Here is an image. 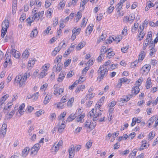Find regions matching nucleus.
Returning <instances> with one entry per match:
<instances>
[{"instance_id": "nucleus-6", "label": "nucleus", "mask_w": 158, "mask_h": 158, "mask_svg": "<svg viewBox=\"0 0 158 158\" xmlns=\"http://www.w3.org/2000/svg\"><path fill=\"white\" fill-rule=\"evenodd\" d=\"M151 69V66L149 64L145 65L140 69V72L143 74L145 73H148Z\"/></svg>"}, {"instance_id": "nucleus-13", "label": "nucleus", "mask_w": 158, "mask_h": 158, "mask_svg": "<svg viewBox=\"0 0 158 158\" xmlns=\"http://www.w3.org/2000/svg\"><path fill=\"white\" fill-rule=\"evenodd\" d=\"M16 108L17 107H15V110H12L9 114H6V119H10L12 117V116L14 114L15 110Z\"/></svg>"}, {"instance_id": "nucleus-44", "label": "nucleus", "mask_w": 158, "mask_h": 158, "mask_svg": "<svg viewBox=\"0 0 158 158\" xmlns=\"http://www.w3.org/2000/svg\"><path fill=\"white\" fill-rule=\"evenodd\" d=\"M12 102H8L7 104L5 106L4 109V110H8V109L10 108V107L12 105Z\"/></svg>"}, {"instance_id": "nucleus-9", "label": "nucleus", "mask_w": 158, "mask_h": 158, "mask_svg": "<svg viewBox=\"0 0 158 158\" xmlns=\"http://www.w3.org/2000/svg\"><path fill=\"white\" fill-rule=\"evenodd\" d=\"M7 127V126L6 122L4 123L1 128V134L3 135H4L6 134Z\"/></svg>"}, {"instance_id": "nucleus-18", "label": "nucleus", "mask_w": 158, "mask_h": 158, "mask_svg": "<svg viewBox=\"0 0 158 158\" xmlns=\"http://www.w3.org/2000/svg\"><path fill=\"white\" fill-rule=\"evenodd\" d=\"M123 3L122 2V0H120L119 3L117 5L116 10V11L120 10L122 8L123 5Z\"/></svg>"}, {"instance_id": "nucleus-38", "label": "nucleus", "mask_w": 158, "mask_h": 158, "mask_svg": "<svg viewBox=\"0 0 158 158\" xmlns=\"http://www.w3.org/2000/svg\"><path fill=\"white\" fill-rule=\"evenodd\" d=\"M150 46L151 47V51L150 52V55L151 56H152L153 55V54L154 52H155V51L154 49H152V48L155 47V44H153V41H152V44Z\"/></svg>"}, {"instance_id": "nucleus-53", "label": "nucleus", "mask_w": 158, "mask_h": 158, "mask_svg": "<svg viewBox=\"0 0 158 158\" xmlns=\"http://www.w3.org/2000/svg\"><path fill=\"white\" fill-rule=\"evenodd\" d=\"M94 109H93L92 110L89 112L88 115V117L89 116L90 117H91L93 116H94Z\"/></svg>"}, {"instance_id": "nucleus-7", "label": "nucleus", "mask_w": 158, "mask_h": 158, "mask_svg": "<svg viewBox=\"0 0 158 158\" xmlns=\"http://www.w3.org/2000/svg\"><path fill=\"white\" fill-rule=\"evenodd\" d=\"M140 89L139 88L138 86H135L132 87L131 90V94L134 95V96L137 95L139 92Z\"/></svg>"}, {"instance_id": "nucleus-20", "label": "nucleus", "mask_w": 158, "mask_h": 158, "mask_svg": "<svg viewBox=\"0 0 158 158\" xmlns=\"http://www.w3.org/2000/svg\"><path fill=\"white\" fill-rule=\"evenodd\" d=\"M65 76V74H64L62 73H60L59 75V77L57 79V81L59 82H62L63 81Z\"/></svg>"}, {"instance_id": "nucleus-30", "label": "nucleus", "mask_w": 158, "mask_h": 158, "mask_svg": "<svg viewBox=\"0 0 158 158\" xmlns=\"http://www.w3.org/2000/svg\"><path fill=\"white\" fill-rule=\"evenodd\" d=\"M95 94L92 93L91 94H88L86 95L85 97V98L86 100H90L94 97L95 96Z\"/></svg>"}, {"instance_id": "nucleus-60", "label": "nucleus", "mask_w": 158, "mask_h": 158, "mask_svg": "<svg viewBox=\"0 0 158 158\" xmlns=\"http://www.w3.org/2000/svg\"><path fill=\"white\" fill-rule=\"evenodd\" d=\"M143 80L141 79H139L137 81H136L135 83L136 86H139L141 85V82Z\"/></svg>"}, {"instance_id": "nucleus-14", "label": "nucleus", "mask_w": 158, "mask_h": 158, "mask_svg": "<svg viewBox=\"0 0 158 158\" xmlns=\"http://www.w3.org/2000/svg\"><path fill=\"white\" fill-rule=\"evenodd\" d=\"M5 57L6 58L5 60V61L7 60V62H9V65L10 66L12 64L10 60L11 55L8 53L7 52L5 55Z\"/></svg>"}, {"instance_id": "nucleus-47", "label": "nucleus", "mask_w": 158, "mask_h": 158, "mask_svg": "<svg viewBox=\"0 0 158 158\" xmlns=\"http://www.w3.org/2000/svg\"><path fill=\"white\" fill-rule=\"evenodd\" d=\"M85 44L84 43L81 42L78 45L77 47V48L78 50H80L81 48H83L84 45Z\"/></svg>"}, {"instance_id": "nucleus-22", "label": "nucleus", "mask_w": 158, "mask_h": 158, "mask_svg": "<svg viewBox=\"0 0 158 158\" xmlns=\"http://www.w3.org/2000/svg\"><path fill=\"white\" fill-rule=\"evenodd\" d=\"M47 69H44L42 70V72L40 73L39 78H43L44 76H45L47 74Z\"/></svg>"}, {"instance_id": "nucleus-15", "label": "nucleus", "mask_w": 158, "mask_h": 158, "mask_svg": "<svg viewBox=\"0 0 158 158\" xmlns=\"http://www.w3.org/2000/svg\"><path fill=\"white\" fill-rule=\"evenodd\" d=\"M52 95L47 94L44 98V104H46L49 102L51 98Z\"/></svg>"}, {"instance_id": "nucleus-25", "label": "nucleus", "mask_w": 158, "mask_h": 158, "mask_svg": "<svg viewBox=\"0 0 158 158\" xmlns=\"http://www.w3.org/2000/svg\"><path fill=\"white\" fill-rule=\"evenodd\" d=\"M146 39L149 40L150 43L152 44V32L151 31L149 32H148Z\"/></svg>"}, {"instance_id": "nucleus-48", "label": "nucleus", "mask_w": 158, "mask_h": 158, "mask_svg": "<svg viewBox=\"0 0 158 158\" xmlns=\"http://www.w3.org/2000/svg\"><path fill=\"white\" fill-rule=\"evenodd\" d=\"M139 24L138 23H135L134 24L133 27L131 29L132 32L135 31L136 30L138 27Z\"/></svg>"}, {"instance_id": "nucleus-57", "label": "nucleus", "mask_w": 158, "mask_h": 158, "mask_svg": "<svg viewBox=\"0 0 158 158\" xmlns=\"http://www.w3.org/2000/svg\"><path fill=\"white\" fill-rule=\"evenodd\" d=\"M16 9L17 8L16 4H14V5H13L12 7V13L13 14L15 13Z\"/></svg>"}, {"instance_id": "nucleus-56", "label": "nucleus", "mask_w": 158, "mask_h": 158, "mask_svg": "<svg viewBox=\"0 0 158 158\" xmlns=\"http://www.w3.org/2000/svg\"><path fill=\"white\" fill-rule=\"evenodd\" d=\"M58 19L57 18H55L53 21V23L52 24L53 26L54 27H56L58 23Z\"/></svg>"}, {"instance_id": "nucleus-55", "label": "nucleus", "mask_w": 158, "mask_h": 158, "mask_svg": "<svg viewBox=\"0 0 158 158\" xmlns=\"http://www.w3.org/2000/svg\"><path fill=\"white\" fill-rule=\"evenodd\" d=\"M64 106V103L60 102L58 103L57 107V108H60L61 109H62L63 108Z\"/></svg>"}, {"instance_id": "nucleus-52", "label": "nucleus", "mask_w": 158, "mask_h": 158, "mask_svg": "<svg viewBox=\"0 0 158 158\" xmlns=\"http://www.w3.org/2000/svg\"><path fill=\"white\" fill-rule=\"evenodd\" d=\"M39 94V92H37L32 95V99L34 100H36L38 98Z\"/></svg>"}, {"instance_id": "nucleus-45", "label": "nucleus", "mask_w": 158, "mask_h": 158, "mask_svg": "<svg viewBox=\"0 0 158 158\" xmlns=\"http://www.w3.org/2000/svg\"><path fill=\"white\" fill-rule=\"evenodd\" d=\"M35 63V60L33 59H31V60H29V61H28V66H29V67H31L34 65Z\"/></svg>"}, {"instance_id": "nucleus-59", "label": "nucleus", "mask_w": 158, "mask_h": 158, "mask_svg": "<svg viewBox=\"0 0 158 158\" xmlns=\"http://www.w3.org/2000/svg\"><path fill=\"white\" fill-rule=\"evenodd\" d=\"M76 16L77 17L76 19L77 20V22L81 18L82 16L80 12H78Z\"/></svg>"}, {"instance_id": "nucleus-3", "label": "nucleus", "mask_w": 158, "mask_h": 158, "mask_svg": "<svg viewBox=\"0 0 158 158\" xmlns=\"http://www.w3.org/2000/svg\"><path fill=\"white\" fill-rule=\"evenodd\" d=\"M9 22L6 19H5L2 24V29L1 30V37L3 38L6 34L7 28L9 27Z\"/></svg>"}, {"instance_id": "nucleus-10", "label": "nucleus", "mask_w": 158, "mask_h": 158, "mask_svg": "<svg viewBox=\"0 0 158 158\" xmlns=\"http://www.w3.org/2000/svg\"><path fill=\"white\" fill-rule=\"evenodd\" d=\"M10 53L13 56L16 58H19L20 56L19 52L18 51H17L15 49H12Z\"/></svg>"}, {"instance_id": "nucleus-61", "label": "nucleus", "mask_w": 158, "mask_h": 158, "mask_svg": "<svg viewBox=\"0 0 158 158\" xmlns=\"http://www.w3.org/2000/svg\"><path fill=\"white\" fill-rule=\"evenodd\" d=\"M128 49V48L127 47H123L121 48V50L123 52L126 53L127 52Z\"/></svg>"}, {"instance_id": "nucleus-28", "label": "nucleus", "mask_w": 158, "mask_h": 158, "mask_svg": "<svg viewBox=\"0 0 158 158\" xmlns=\"http://www.w3.org/2000/svg\"><path fill=\"white\" fill-rule=\"evenodd\" d=\"M65 125L64 123H62L61 125L59 127L58 131L59 133H61L65 128Z\"/></svg>"}, {"instance_id": "nucleus-49", "label": "nucleus", "mask_w": 158, "mask_h": 158, "mask_svg": "<svg viewBox=\"0 0 158 158\" xmlns=\"http://www.w3.org/2000/svg\"><path fill=\"white\" fill-rule=\"evenodd\" d=\"M145 35V34L144 33V32H142L141 31L139 35H138V37H141V38H139V41H140L143 38Z\"/></svg>"}, {"instance_id": "nucleus-19", "label": "nucleus", "mask_w": 158, "mask_h": 158, "mask_svg": "<svg viewBox=\"0 0 158 158\" xmlns=\"http://www.w3.org/2000/svg\"><path fill=\"white\" fill-rule=\"evenodd\" d=\"M151 79L149 78H148L147 80L146 81V88L147 89H148L150 88L151 87H152V83L151 82Z\"/></svg>"}, {"instance_id": "nucleus-23", "label": "nucleus", "mask_w": 158, "mask_h": 158, "mask_svg": "<svg viewBox=\"0 0 158 158\" xmlns=\"http://www.w3.org/2000/svg\"><path fill=\"white\" fill-rule=\"evenodd\" d=\"M62 58V56L61 55H58L56 58V59L54 60V62L56 63L59 65H60V64L61 61V59Z\"/></svg>"}, {"instance_id": "nucleus-1", "label": "nucleus", "mask_w": 158, "mask_h": 158, "mask_svg": "<svg viewBox=\"0 0 158 158\" xmlns=\"http://www.w3.org/2000/svg\"><path fill=\"white\" fill-rule=\"evenodd\" d=\"M26 81V77L19 75L16 76L14 81V83L16 85H19L20 87H22Z\"/></svg>"}, {"instance_id": "nucleus-58", "label": "nucleus", "mask_w": 158, "mask_h": 158, "mask_svg": "<svg viewBox=\"0 0 158 158\" xmlns=\"http://www.w3.org/2000/svg\"><path fill=\"white\" fill-rule=\"evenodd\" d=\"M111 63L110 60H108L103 65H102L101 66H102V68H107V66L110 64Z\"/></svg>"}, {"instance_id": "nucleus-5", "label": "nucleus", "mask_w": 158, "mask_h": 158, "mask_svg": "<svg viewBox=\"0 0 158 158\" xmlns=\"http://www.w3.org/2000/svg\"><path fill=\"white\" fill-rule=\"evenodd\" d=\"M40 147V146L39 143L35 144L31 149V154H34V155L36 154Z\"/></svg>"}, {"instance_id": "nucleus-4", "label": "nucleus", "mask_w": 158, "mask_h": 158, "mask_svg": "<svg viewBox=\"0 0 158 158\" xmlns=\"http://www.w3.org/2000/svg\"><path fill=\"white\" fill-rule=\"evenodd\" d=\"M135 18V16L134 14H130L129 16H124L123 19V21H125L127 23H129L131 24L134 21Z\"/></svg>"}, {"instance_id": "nucleus-39", "label": "nucleus", "mask_w": 158, "mask_h": 158, "mask_svg": "<svg viewBox=\"0 0 158 158\" xmlns=\"http://www.w3.org/2000/svg\"><path fill=\"white\" fill-rule=\"evenodd\" d=\"M56 143H55L54 144L53 146L52 147V148L53 149L54 148V150L55 152L58 151L60 147L58 145V144H57Z\"/></svg>"}, {"instance_id": "nucleus-50", "label": "nucleus", "mask_w": 158, "mask_h": 158, "mask_svg": "<svg viewBox=\"0 0 158 158\" xmlns=\"http://www.w3.org/2000/svg\"><path fill=\"white\" fill-rule=\"evenodd\" d=\"M93 27V26L92 25H91L89 27H87V29L86 31V32L87 33V31H88L89 33L90 34L92 31Z\"/></svg>"}, {"instance_id": "nucleus-40", "label": "nucleus", "mask_w": 158, "mask_h": 158, "mask_svg": "<svg viewBox=\"0 0 158 158\" xmlns=\"http://www.w3.org/2000/svg\"><path fill=\"white\" fill-rule=\"evenodd\" d=\"M51 0H47L45 2V6L46 8H48L52 4V2Z\"/></svg>"}, {"instance_id": "nucleus-32", "label": "nucleus", "mask_w": 158, "mask_h": 158, "mask_svg": "<svg viewBox=\"0 0 158 158\" xmlns=\"http://www.w3.org/2000/svg\"><path fill=\"white\" fill-rule=\"evenodd\" d=\"M33 15H34L32 17V19H34V21L37 20V21H38L40 17L39 13H37Z\"/></svg>"}, {"instance_id": "nucleus-63", "label": "nucleus", "mask_w": 158, "mask_h": 158, "mask_svg": "<svg viewBox=\"0 0 158 158\" xmlns=\"http://www.w3.org/2000/svg\"><path fill=\"white\" fill-rule=\"evenodd\" d=\"M92 143L90 141H88L86 144V147L87 148H89L92 146Z\"/></svg>"}, {"instance_id": "nucleus-62", "label": "nucleus", "mask_w": 158, "mask_h": 158, "mask_svg": "<svg viewBox=\"0 0 158 158\" xmlns=\"http://www.w3.org/2000/svg\"><path fill=\"white\" fill-rule=\"evenodd\" d=\"M127 27H125L124 29H123L122 33L124 35L127 34Z\"/></svg>"}, {"instance_id": "nucleus-64", "label": "nucleus", "mask_w": 158, "mask_h": 158, "mask_svg": "<svg viewBox=\"0 0 158 158\" xmlns=\"http://www.w3.org/2000/svg\"><path fill=\"white\" fill-rule=\"evenodd\" d=\"M114 7L112 6H110L108 8L107 11L109 13H111L114 10Z\"/></svg>"}, {"instance_id": "nucleus-26", "label": "nucleus", "mask_w": 158, "mask_h": 158, "mask_svg": "<svg viewBox=\"0 0 158 158\" xmlns=\"http://www.w3.org/2000/svg\"><path fill=\"white\" fill-rule=\"evenodd\" d=\"M9 96V95L8 94H6L2 97L1 100H0L1 105H2L5 101L7 98Z\"/></svg>"}, {"instance_id": "nucleus-35", "label": "nucleus", "mask_w": 158, "mask_h": 158, "mask_svg": "<svg viewBox=\"0 0 158 158\" xmlns=\"http://www.w3.org/2000/svg\"><path fill=\"white\" fill-rule=\"evenodd\" d=\"M74 100V98L72 97L70 98L67 102V106L71 107Z\"/></svg>"}, {"instance_id": "nucleus-17", "label": "nucleus", "mask_w": 158, "mask_h": 158, "mask_svg": "<svg viewBox=\"0 0 158 158\" xmlns=\"http://www.w3.org/2000/svg\"><path fill=\"white\" fill-rule=\"evenodd\" d=\"M76 117V115L74 114H72L70 115H69L67 118L68 121L70 122L74 120Z\"/></svg>"}, {"instance_id": "nucleus-54", "label": "nucleus", "mask_w": 158, "mask_h": 158, "mask_svg": "<svg viewBox=\"0 0 158 158\" xmlns=\"http://www.w3.org/2000/svg\"><path fill=\"white\" fill-rule=\"evenodd\" d=\"M71 60L70 59H68L64 64V66L65 67L68 66L70 63Z\"/></svg>"}, {"instance_id": "nucleus-37", "label": "nucleus", "mask_w": 158, "mask_h": 158, "mask_svg": "<svg viewBox=\"0 0 158 158\" xmlns=\"http://www.w3.org/2000/svg\"><path fill=\"white\" fill-rule=\"evenodd\" d=\"M29 52L28 50H25L22 54V56L24 58H27L29 55Z\"/></svg>"}, {"instance_id": "nucleus-24", "label": "nucleus", "mask_w": 158, "mask_h": 158, "mask_svg": "<svg viewBox=\"0 0 158 158\" xmlns=\"http://www.w3.org/2000/svg\"><path fill=\"white\" fill-rule=\"evenodd\" d=\"M64 92V89L63 88H61L59 89L58 90L57 89L55 90L54 92V94L56 95L57 94H59V95L63 93Z\"/></svg>"}, {"instance_id": "nucleus-42", "label": "nucleus", "mask_w": 158, "mask_h": 158, "mask_svg": "<svg viewBox=\"0 0 158 158\" xmlns=\"http://www.w3.org/2000/svg\"><path fill=\"white\" fill-rule=\"evenodd\" d=\"M114 55L115 53L114 52L110 51L108 52L106 57H108L109 59H110L112 56H114Z\"/></svg>"}, {"instance_id": "nucleus-8", "label": "nucleus", "mask_w": 158, "mask_h": 158, "mask_svg": "<svg viewBox=\"0 0 158 158\" xmlns=\"http://www.w3.org/2000/svg\"><path fill=\"white\" fill-rule=\"evenodd\" d=\"M146 54V50H143V48H142V50L140 52V54L139 55L138 61H140L143 60Z\"/></svg>"}, {"instance_id": "nucleus-34", "label": "nucleus", "mask_w": 158, "mask_h": 158, "mask_svg": "<svg viewBox=\"0 0 158 158\" xmlns=\"http://www.w3.org/2000/svg\"><path fill=\"white\" fill-rule=\"evenodd\" d=\"M90 124L91 122L87 120L84 124V127L91 129L92 127Z\"/></svg>"}, {"instance_id": "nucleus-31", "label": "nucleus", "mask_w": 158, "mask_h": 158, "mask_svg": "<svg viewBox=\"0 0 158 158\" xmlns=\"http://www.w3.org/2000/svg\"><path fill=\"white\" fill-rule=\"evenodd\" d=\"M38 34V31L36 29H34L33 30L31 33L30 36L31 37H35Z\"/></svg>"}, {"instance_id": "nucleus-16", "label": "nucleus", "mask_w": 158, "mask_h": 158, "mask_svg": "<svg viewBox=\"0 0 158 158\" xmlns=\"http://www.w3.org/2000/svg\"><path fill=\"white\" fill-rule=\"evenodd\" d=\"M30 149L28 147H26L22 151V155L23 156H26L28 154Z\"/></svg>"}, {"instance_id": "nucleus-29", "label": "nucleus", "mask_w": 158, "mask_h": 158, "mask_svg": "<svg viewBox=\"0 0 158 158\" xmlns=\"http://www.w3.org/2000/svg\"><path fill=\"white\" fill-rule=\"evenodd\" d=\"M81 31V29L78 28L77 29L76 28H74L72 31V33L73 34H75L76 35H78L80 33Z\"/></svg>"}, {"instance_id": "nucleus-33", "label": "nucleus", "mask_w": 158, "mask_h": 158, "mask_svg": "<svg viewBox=\"0 0 158 158\" xmlns=\"http://www.w3.org/2000/svg\"><path fill=\"white\" fill-rule=\"evenodd\" d=\"M150 41L146 39L144 42L143 43V50H146V47L148 46V44H149Z\"/></svg>"}, {"instance_id": "nucleus-36", "label": "nucleus", "mask_w": 158, "mask_h": 158, "mask_svg": "<svg viewBox=\"0 0 158 158\" xmlns=\"http://www.w3.org/2000/svg\"><path fill=\"white\" fill-rule=\"evenodd\" d=\"M112 39H113L114 41L116 42H117V43L119 42L122 39V36H120V35L119 36H118L116 37L114 39V37L111 38Z\"/></svg>"}, {"instance_id": "nucleus-21", "label": "nucleus", "mask_w": 158, "mask_h": 158, "mask_svg": "<svg viewBox=\"0 0 158 158\" xmlns=\"http://www.w3.org/2000/svg\"><path fill=\"white\" fill-rule=\"evenodd\" d=\"M85 117V115L83 114L80 115L76 118V120L77 122H80V123H82L84 122V120L83 118Z\"/></svg>"}, {"instance_id": "nucleus-41", "label": "nucleus", "mask_w": 158, "mask_h": 158, "mask_svg": "<svg viewBox=\"0 0 158 158\" xmlns=\"http://www.w3.org/2000/svg\"><path fill=\"white\" fill-rule=\"evenodd\" d=\"M106 48L105 46H103L101 49L100 53H103V55L108 51V50L106 49Z\"/></svg>"}, {"instance_id": "nucleus-46", "label": "nucleus", "mask_w": 158, "mask_h": 158, "mask_svg": "<svg viewBox=\"0 0 158 158\" xmlns=\"http://www.w3.org/2000/svg\"><path fill=\"white\" fill-rule=\"evenodd\" d=\"M79 83V81L77 80L71 86H69V89H72L74 88L75 87L76 85L78 84Z\"/></svg>"}, {"instance_id": "nucleus-11", "label": "nucleus", "mask_w": 158, "mask_h": 158, "mask_svg": "<svg viewBox=\"0 0 158 158\" xmlns=\"http://www.w3.org/2000/svg\"><path fill=\"white\" fill-rule=\"evenodd\" d=\"M75 148L73 145H72L68 150V152L70 156H74L75 155Z\"/></svg>"}, {"instance_id": "nucleus-27", "label": "nucleus", "mask_w": 158, "mask_h": 158, "mask_svg": "<svg viewBox=\"0 0 158 158\" xmlns=\"http://www.w3.org/2000/svg\"><path fill=\"white\" fill-rule=\"evenodd\" d=\"M119 80V81H120L122 83L127 82V84H128L131 81L130 79H128L126 77L121 78Z\"/></svg>"}, {"instance_id": "nucleus-51", "label": "nucleus", "mask_w": 158, "mask_h": 158, "mask_svg": "<svg viewBox=\"0 0 158 158\" xmlns=\"http://www.w3.org/2000/svg\"><path fill=\"white\" fill-rule=\"evenodd\" d=\"M74 73L73 71H69L67 75L66 78H69L70 77H71L74 75Z\"/></svg>"}, {"instance_id": "nucleus-2", "label": "nucleus", "mask_w": 158, "mask_h": 158, "mask_svg": "<svg viewBox=\"0 0 158 158\" xmlns=\"http://www.w3.org/2000/svg\"><path fill=\"white\" fill-rule=\"evenodd\" d=\"M108 71V69L107 68H102V66H100L97 71L98 75L97 77V80L99 79V81H100L107 75Z\"/></svg>"}, {"instance_id": "nucleus-43", "label": "nucleus", "mask_w": 158, "mask_h": 158, "mask_svg": "<svg viewBox=\"0 0 158 158\" xmlns=\"http://www.w3.org/2000/svg\"><path fill=\"white\" fill-rule=\"evenodd\" d=\"M66 114V112H64L61 113L58 116V118L59 120H60L62 118H64Z\"/></svg>"}, {"instance_id": "nucleus-12", "label": "nucleus", "mask_w": 158, "mask_h": 158, "mask_svg": "<svg viewBox=\"0 0 158 158\" xmlns=\"http://www.w3.org/2000/svg\"><path fill=\"white\" fill-rule=\"evenodd\" d=\"M97 109H96V111H95V113L94 112V115L93 118V120L95 121H96L98 119V117L99 116H100L101 115L102 113L100 112V110H98V111H97Z\"/></svg>"}]
</instances>
